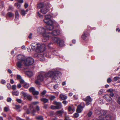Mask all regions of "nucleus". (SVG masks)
I'll use <instances>...</instances> for the list:
<instances>
[{"mask_svg": "<svg viewBox=\"0 0 120 120\" xmlns=\"http://www.w3.org/2000/svg\"><path fill=\"white\" fill-rule=\"evenodd\" d=\"M51 17V15H47L45 16L43 20L44 22L47 25L46 27L47 30H52L54 28V26L58 27L59 26L58 23L55 21H52L50 19Z\"/></svg>", "mask_w": 120, "mask_h": 120, "instance_id": "nucleus-1", "label": "nucleus"}, {"mask_svg": "<svg viewBox=\"0 0 120 120\" xmlns=\"http://www.w3.org/2000/svg\"><path fill=\"white\" fill-rule=\"evenodd\" d=\"M44 73L45 77H50L52 82H57L56 80L61 75V73L58 71H49L48 72L45 74L44 72Z\"/></svg>", "mask_w": 120, "mask_h": 120, "instance_id": "nucleus-2", "label": "nucleus"}, {"mask_svg": "<svg viewBox=\"0 0 120 120\" xmlns=\"http://www.w3.org/2000/svg\"><path fill=\"white\" fill-rule=\"evenodd\" d=\"M45 28L42 27H40L37 28V31L38 33L42 34L43 37L42 40L43 42H45L49 40V32H46V30Z\"/></svg>", "mask_w": 120, "mask_h": 120, "instance_id": "nucleus-3", "label": "nucleus"}, {"mask_svg": "<svg viewBox=\"0 0 120 120\" xmlns=\"http://www.w3.org/2000/svg\"><path fill=\"white\" fill-rule=\"evenodd\" d=\"M44 47L43 48L41 47L40 44L37 43H34L31 45L32 49L36 52L40 53L43 51L45 48L44 45H43Z\"/></svg>", "mask_w": 120, "mask_h": 120, "instance_id": "nucleus-4", "label": "nucleus"}, {"mask_svg": "<svg viewBox=\"0 0 120 120\" xmlns=\"http://www.w3.org/2000/svg\"><path fill=\"white\" fill-rule=\"evenodd\" d=\"M52 42L55 43H56L59 45L60 47H62L64 45V41L62 40H61L59 38L54 36H50ZM50 36H49V38Z\"/></svg>", "mask_w": 120, "mask_h": 120, "instance_id": "nucleus-5", "label": "nucleus"}, {"mask_svg": "<svg viewBox=\"0 0 120 120\" xmlns=\"http://www.w3.org/2000/svg\"><path fill=\"white\" fill-rule=\"evenodd\" d=\"M44 72H40L38 76L37 79L35 80V82H40L43 81L44 79L43 75H44Z\"/></svg>", "mask_w": 120, "mask_h": 120, "instance_id": "nucleus-6", "label": "nucleus"}, {"mask_svg": "<svg viewBox=\"0 0 120 120\" xmlns=\"http://www.w3.org/2000/svg\"><path fill=\"white\" fill-rule=\"evenodd\" d=\"M45 6L44 8L40 10V11L43 14H45L49 10L48 8L49 4V3L47 2V4H45Z\"/></svg>", "mask_w": 120, "mask_h": 120, "instance_id": "nucleus-7", "label": "nucleus"}, {"mask_svg": "<svg viewBox=\"0 0 120 120\" xmlns=\"http://www.w3.org/2000/svg\"><path fill=\"white\" fill-rule=\"evenodd\" d=\"M34 60L32 58L28 57L26 59V62L25 63V65L26 66L31 65L34 63Z\"/></svg>", "mask_w": 120, "mask_h": 120, "instance_id": "nucleus-8", "label": "nucleus"}, {"mask_svg": "<svg viewBox=\"0 0 120 120\" xmlns=\"http://www.w3.org/2000/svg\"><path fill=\"white\" fill-rule=\"evenodd\" d=\"M106 111L102 110L101 111V115L100 116H103V118H101V119L103 120H110V117L109 116H106L104 115L106 114Z\"/></svg>", "mask_w": 120, "mask_h": 120, "instance_id": "nucleus-9", "label": "nucleus"}, {"mask_svg": "<svg viewBox=\"0 0 120 120\" xmlns=\"http://www.w3.org/2000/svg\"><path fill=\"white\" fill-rule=\"evenodd\" d=\"M85 106V104L84 103L82 102L80 104L77 106V109L76 110L77 112L79 113L81 112L82 110Z\"/></svg>", "mask_w": 120, "mask_h": 120, "instance_id": "nucleus-10", "label": "nucleus"}, {"mask_svg": "<svg viewBox=\"0 0 120 120\" xmlns=\"http://www.w3.org/2000/svg\"><path fill=\"white\" fill-rule=\"evenodd\" d=\"M29 90L30 92H31L32 94L34 95H37L39 94L38 91L36 90L33 87L30 88Z\"/></svg>", "mask_w": 120, "mask_h": 120, "instance_id": "nucleus-11", "label": "nucleus"}, {"mask_svg": "<svg viewBox=\"0 0 120 120\" xmlns=\"http://www.w3.org/2000/svg\"><path fill=\"white\" fill-rule=\"evenodd\" d=\"M92 99L90 96L87 97L84 99V100L86 102V105H89L92 101Z\"/></svg>", "mask_w": 120, "mask_h": 120, "instance_id": "nucleus-12", "label": "nucleus"}, {"mask_svg": "<svg viewBox=\"0 0 120 120\" xmlns=\"http://www.w3.org/2000/svg\"><path fill=\"white\" fill-rule=\"evenodd\" d=\"M103 98L106 100L108 102L111 103L112 100L111 98L108 94H106L103 97Z\"/></svg>", "mask_w": 120, "mask_h": 120, "instance_id": "nucleus-13", "label": "nucleus"}, {"mask_svg": "<svg viewBox=\"0 0 120 120\" xmlns=\"http://www.w3.org/2000/svg\"><path fill=\"white\" fill-rule=\"evenodd\" d=\"M53 103L56 105V109H60L62 107L61 104L60 102H57L56 101H54Z\"/></svg>", "mask_w": 120, "mask_h": 120, "instance_id": "nucleus-14", "label": "nucleus"}, {"mask_svg": "<svg viewBox=\"0 0 120 120\" xmlns=\"http://www.w3.org/2000/svg\"><path fill=\"white\" fill-rule=\"evenodd\" d=\"M61 31L59 30H56L53 31L51 33V34L52 35H57L60 34Z\"/></svg>", "mask_w": 120, "mask_h": 120, "instance_id": "nucleus-15", "label": "nucleus"}, {"mask_svg": "<svg viewBox=\"0 0 120 120\" xmlns=\"http://www.w3.org/2000/svg\"><path fill=\"white\" fill-rule=\"evenodd\" d=\"M30 108L31 111V113L33 116L35 115V113L36 112V111L33 109V106L32 104H31L29 106Z\"/></svg>", "mask_w": 120, "mask_h": 120, "instance_id": "nucleus-16", "label": "nucleus"}, {"mask_svg": "<svg viewBox=\"0 0 120 120\" xmlns=\"http://www.w3.org/2000/svg\"><path fill=\"white\" fill-rule=\"evenodd\" d=\"M89 35V33L87 30L85 31L82 34V38L83 39H85Z\"/></svg>", "mask_w": 120, "mask_h": 120, "instance_id": "nucleus-17", "label": "nucleus"}, {"mask_svg": "<svg viewBox=\"0 0 120 120\" xmlns=\"http://www.w3.org/2000/svg\"><path fill=\"white\" fill-rule=\"evenodd\" d=\"M37 56L39 58L40 60L43 61L45 60V58L44 57V56L41 54H39L37 55Z\"/></svg>", "mask_w": 120, "mask_h": 120, "instance_id": "nucleus-18", "label": "nucleus"}, {"mask_svg": "<svg viewBox=\"0 0 120 120\" xmlns=\"http://www.w3.org/2000/svg\"><path fill=\"white\" fill-rule=\"evenodd\" d=\"M17 78L19 79L20 82H24V81L23 79H22L21 76L19 75H17L16 76Z\"/></svg>", "mask_w": 120, "mask_h": 120, "instance_id": "nucleus-19", "label": "nucleus"}, {"mask_svg": "<svg viewBox=\"0 0 120 120\" xmlns=\"http://www.w3.org/2000/svg\"><path fill=\"white\" fill-rule=\"evenodd\" d=\"M59 97L61 100H66L67 98V97L66 96L62 94L60 95Z\"/></svg>", "mask_w": 120, "mask_h": 120, "instance_id": "nucleus-20", "label": "nucleus"}, {"mask_svg": "<svg viewBox=\"0 0 120 120\" xmlns=\"http://www.w3.org/2000/svg\"><path fill=\"white\" fill-rule=\"evenodd\" d=\"M23 61H18L16 64V65L18 68H21L22 66V63Z\"/></svg>", "mask_w": 120, "mask_h": 120, "instance_id": "nucleus-21", "label": "nucleus"}, {"mask_svg": "<svg viewBox=\"0 0 120 120\" xmlns=\"http://www.w3.org/2000/svg\"><path fill=\"white\" fill-rule=\"evenodd\" d=\"M23 56L21 55H18L17 57V59L19 60H20L21 61H23Z\"/></svg>", "mask_w": 120, "mask_h": 120, "instance_id": "nucleus-22", "label": "nucleus"}, {"mask_svg": "<svg viewBox=\"0 0 120 120\" xmlns=\"http://www.w3.org/2000/svg\"><path fill=\"white\" fill-rule=\"evenodd\" d=\"M15 21L17 20L19 18V14L17 11H15Z\"/></svg>", "mask_w": 120, "mask_h": 120, "instance_id": "nucleus-23", "label": "nucleus"}, {"mask_svg": "<svg viewBox=\"0 0 120 120\" xmlns=\"http://www.w3.org/2000/svg\"><path fill=\"white\" fill-rule=\"evenodd\" d=\"M63 112V111L62 110L58 111L56 112V114L59 116H61Z\"/></svg>", "mask_w": 120, "mask_h": 120, "instance_id": "nucleus-24", "label": "nucleus"}, {"mask_svg": "<svg viewBox=\"0 0 120 120\" xmlns=\"http://www.w3.org/2000/svg\"><path fill=\"white\" fill-rule=\"evenodd\" d=\"M44 6V3H40L38 4L37 8H42Z\"/></svg>", "mask_w": 120, "mask_h": 120, "instance_id": "nucleus-25", "label": "nucleus"}, {"mask_svg": "<svg viewBox=\"0 0 120 120\" xmlns=\"http://www.w3.org/2000/svg\"><path fill=\"white\" fill-rule=\"evenodd\" d=\"M41 101L43 102L44 103L47 102L48 101V99L44 98H41Z\"/></svg>", "mask_w": 120, "mask_h": 120, "instance_id": "nucleus-26", "label": "nucleus"}, {"mask_svg": "<svg viewBox=\"0 0 120 120\" xmlns=\"http://www.w3.org/2000/svg\"><path fill=\"white\" fill-rule=\"evenodd\" d=\"M15 109L18 112H19L21 111L20 110H19V109L21 107V106H20L18 105H15Z\"/></svg>", "mask_w": 120, "mask_h": 120, "instance_id": "nucleus-27", "label": "nucleus"}, {"mask_svg": "<svg viewBox=\"0 0 120 120\" xmlns=\"http://www.w3.org/2000/svg\"><path fill=\"white\" fill-rule=\"evenodd\" d=\"M23 83V85L26 88H27L29 86V85L28 83Z\"/></svg>", "mask_w": 120, "mask_h": 120, "instance_id": "nucleus-28", "label": "nucleus"}, {"mask_svg": "<svg viewBox=\"0 0 120 120\" xmlns=\"http://www.w3.org/2000/svg\"><path fill=\"white\" fill-rule=\"evenodd\" d=\"M36 119L38 120H43V117L41 116H38L36 117Z\"/></svg>", "mask_w": 120, "mask_h": 120, "instance_id": "nucleus-29", "label": "nucleus"}, {"mask_svg": "<svg viewBox=\"0 0 120 120\" xmlns=\"http://www.w3.org/2000/svg\"><path fill=\"white\" fill-rule=\"evenodd\" d=\"M105 90L104 89H101L99 91L98 93L99 94H103Z\"/></svg>", "mask_w": 120, "mask_h": 120, "instance_id": "nucleus-30", "label": "nucleus"}, {"mask_svg": "<svg viewBox=\"0 0 120 120\" xmlns=\"http://www.w3.org/2000/svg\"><path fill=\"white\" fill-rule=\"evenodd\" d=\"M7 15L9 17H11L14 15V14L12 13L9 12L8 13Z\"/></svg>", "mask_w": 120, "mask_h": 120, "instance_id": "nucleus-31", "label": "nucleus"}, {"mask_svg": "<svg viewBox=\"0 0 120 120\" xmlns=\"http://www.w3.org/2000/svg\"><path fill=\"white\" fill-rule=\"evenodd\" d=\"M12 93L13 95L16 96H18L19 94V92L16 91H15L13 92H12Z\"/></svg>", "mask_w": 120, "mask_h": 120, "instance_id": "nucleus-32", "label": "nucleus"}, {"mask_svg": "<svg viewBox=\"0 0 120 120\" xmlns=\"http://www.w3.org/2000/svg\"><path fill=\"white\" fill-rule=\"evenodd\" d=\"M26 98L29 101H31L32 100V98L31 96L30 95L28 94Z\"/></svg>", "mask_w": 120, "mask_h": 120, "instance_id": "nucleus-33", "label": "nucleus"}, {"mask_svg": "<svg viewBox=\"0 0 120 120\" xmlns=\"http://www.w3.org/2000/svg\"><path fill=\"white\" fill-rule=\"evenodd\" d=\"M15 5L18 8H19L21 6V5L20 4H19L18 3H15Z\"/></svg>", "mask_w": 120, "mask_h": 120, "instance_id": "nucleus-34", "label": "nucleus"}, {"mask_svg": "<svg viewBox=\"0 0 120 120\" xmlns=\"http://www.w3.org/2000/svg\"><path fill=\"white\" fill-rule=\"evenodd\" d=\"M26 11L24 10H22L21 13V14L22 15H25L26 14Z\"/></svg>", "mask_w": 120, "mask_h": 120, "instance_id": "nucleus-35", "label": "nucleus"}, {"mask_svg": "<svg viewBox=\"0 0 120 120\" xmlns=\"http://www.w3.org/2000/svg\"><path fill=\"white\" fill-rule=\"evenodd\" d=\"M101 111L98 110H96L95 111V113L97 114H101Z\"/></svg>", "mask_w": 120, "mask_h": 120, "instance_id": "nucleus-36", "label": "nucleus"}, {"mask_svg": "<svg viewBox=\"0 0 120 120\" xmlns=\"http://www.w3.org/2000/svg\"><path fill=\"white\" fill-rule=\"evenodd\" d=\"M27 75L29 76H31L33 75V73L31 71H28L27 73Z\"/></svg>", "mask_w": 120, "mask_h": 120, "instance_id": "nucleus-37", "label": "nucleus"}, {"mask_svg": "<svg viewBox=\"0 0 120 120\" xmlns=\"http://www.w3.org/2000/svg\"><path fill=\"white\" fill-rule=\"evenodd\" d=\"M49 98L51 100H52L55 98V97L54 95H50L49 97Z\"/></svg>", "mask_w": 120, "mask_h": 120, "instance_id": "nucleus-38", "label": "nucleus"}, {"mask_svg": "<svg viewBox=\"0 0 120 120\" xmlns=\"http://www.w3.org/2000/svg\"><path fill=\"white\" fill-rule=\"evenodd\" d=\"M22 95L24 97L26 98L28 94H27L26 93H25L24 92H22Z\"/></svg>", "mask_w": 120, "mask_h": 120, "instance_id": "nucleus-39", "label": "nucleus"}, {"mask_svg": "<svg viewBox=\"0 0 120 120\" xmlns=\"http://www.w3.org/2000/svg\"><path fill=\"white\" fill-rule=\"evenodd\" d=\"M79 115L78 113H75L73 117L75 118H77L79 116Z\"/></svg>", "mask_w": 120, "mask_h": 120, "instance_id": "nucleus-40", "label": "nucleus"}, {"mask_svg": "<svg viewBox=\"0 0 120 120\" xmlns=\"http://www.w3.org/2000/svg\"><path fill=\"white\" fill-rule=\"evenodd\" d=\"M92 112L91 111H89V112L87 114V115L88 116L90 117L92 115Z\"/></svg>", "mask_w": 120, "mask_h": 120, "instance_id": "nucleus-41", "label": "nucleus"}, {"mask_svg": "<svg viewBox=\"0 0 120 120\" xmlns=\"http://www.w3.org/2000/svg\"><path fill=\"white\" fill-rule=\"evenodd\" d=\"M37 15L40 18H42V15H41L38 11L37 12Z\"/></svg>", "mask_w": 120, "mask_h": 120, "instance_id": "nucleus-42", "label": "nucleus"}, {"mask_svg": "<svg viewBox=\"0 0 120 120\" xmlns=\"http://www.w3.org/2000/svg\"><path fill=\"white\" fill-rule=\"evenodd\" d=\"M7 86L8 89H11V85L10 83H8L7 84Z\"/></svg>", "mask_w": 120, "mask_h": 120, "instance_id": "nucleus-43", "label": "nucleus"}, {"mask_svg": "<svg viewBox=\"0 0 120 120\" xmlns=\"http://www.w3.org/2000/svg\"><path fill=\"white\" fill-rule=\"evenodd\" d=\"M120 78L119 77H114V80L115 81H116L118 79H119Z\"/></svg>", "mask_w": 120, "mask_h": 120, "instance_id": "nucleus-44", "label": "nucleus"}, {"mask_svg": "<svg viewBox=\"0 0 120 120\" xmlns=\"http://www.w3.org/2000/svg\"><path fill=\"white\" fill-rule=\"evenodd\" d=\"M32 34L31 33H30V34L28 36V38L30 39H32Z\"/></svg>", "mask_w": 120, "mask_h": 120, "instance_id": "nucleus-45", "label": "nucleus"}, {"mask_svg": "<svg viewBox=\"0 0 120 120\" xmlns=\"http://www.w3.org/2000/svg\"><path fill=\"white\" fill-rule=\"evenodd\" d=\"M4 111L7 112L8 110L9 109L7 107H5L4 108Z\"/></svg>", "mask_w": 120, "mask_h": 120, "instance_id": "nucleus-46", "label": "nucleus"}, {"mask_svg": "<svg viewBox=\"0 0 120 120\" xmlns=\"http://www.w3.org/2000/svg\"><path fill=\"white\" fill-rule=\"evenodd\" d=\"M11 99L10 98H7V101L8 102H10L11 101Z\"/></svg>", "mask_w": 120, "mask_h": 120, "instance_id": "nucleus-47", "label": "nucleus"}, {"mask_svg": "<svg viewBox=\"0 0 120 120\" xmlns=\"http://www.w3.org/2000/svg\"><path fill=\"white\" fill-rule=\"evenodd\" d=\"M18 2L20 3H22L23 2V0H16Z\"/></svg>", "mask_w": 120, "mask_h": 120, "instance_id": "nucleus-48", "label": "nucleus"}, {"mask_svg": "<svg viewBox=\"0 0 120 120\" xmlns=\"http://www.w3.org/2000/svg\"><path fill=\"white\" fill-rule=\"evenodd\" d=\"M52 93L56 95V96H57L59 94V92H51Z\"/></svg>", "mask_w": 120, "mask_h": 120, "instance_id": "nucleus-49", "label": "nucleus"}, {"mask_svg": "<svg viewBox=\"0 0 120 120\" xmlns=\"http://www.w3.org/2000/svg\"><path fill=\"white\" fill-rule=\"evenodd\" d=\"M51 108L52 109H56V106L52 105L51 106Z\"/></svg>", "mask_w": 120, "mask_h": 120, "instance_id": "nucleus-50", "label": "nucleus"}, {"mask_svg": "<svg viewBox=\"0 0 120 120\" xmlns=\"http://www.w3.org/2000/svg\"><path fill=\"white\" fill-rule=\"evenodd\" d=\"M46 93V91L45 90H44L41 93V94L42 95H44Z\"/></svg>", "mask_w": 120, "mask_h": 120, "instance_id": "nucleus-51", "label": "nucleus"}, {"mask_svg": "<svg viewBox=\"0 0 120 120\" xmlns=\"http://www.w3.org/2000/svg\"><path fill=\"white\" fill-rule=\"evenodd\" d=\"M112 81V79H111L110 78H109L107 79V82H111Z\"/></svg>", "mask_w": 120, "mask_h": 120, "instance_id": "nucleus-52", "label": "nucleus"}, {"mask_svg": "<svg viewBox=\"0 0 120 120\" xmlns=\"http://www.w3.org/2000/svg\"><path fill=\"white\" fill-rule=\"evenodd\" d=\"M113 91V90L112 89H109L107 91L108 92H112Z\"/></svg>", "mask_w": 120, "mask_h": 120, "instance_id": "nucleus-53", "label": "nucleus"}, {"mask_svg": "<svg viewBox=\"0 0 120 120\" xmlns=\"http://www.w3.org/2000/svg\"><path fill=\"white\" fill-rule=\"evenodd\" d=\"M44 56H45L46 57L49 58H50L51 56L50 55H48V53H47L46 54H44Z\"/></svg>", "mask_w": 120, "mask_h": 120, "instance_id": "nucleus-54", "label": "nucleus"}, {"mask_svg": "<svg viewBox=\"0 0 120 120\" xmlns=\"http://www.w3.org/2000/svg\"><path fill=\"white\" fill-rule=\"evenodd\" d=\"M12 88L14 90H15L16 89V86L15 85H13L12 86Z\"/></svg>", "mask_w": 120, "mask_h": 120, "instance_id": "nucleus-55", "label": "nucleus"}, {"mask_svg": "<svg viewBox=\"0 0 120 120\" xmlns=\"http://www.w3.org/2000/svg\"><path fill=\"white\" fill-rule=\"evenodd\" d=\"M36 109L37 111H38L40 110V109L39 106H37L36 107Z\"/></svg>", "mask_w": 120, "mask_h": 120, "instance_id": "nucleus-56", "label": "nucleus"}, {"mask_svg": "<svg viewBox=\"0 0 120 120\" xmlns=\"http://www.w3.org/2000/svg\"><path fill=\"white\" fill-rule=\"evenodd\" d=\"M58 85L57 84H56L53 87L54 89H56L58 87Z\"/></svg>", "mask_w": 120, "mask_h": 120, "instance_id": "nucleus-57", "label": "nucleus"}, {"mask_svg": "<svg viewBox=\"0 0 120 120\" xmlns=\"http://www.w3.org/2000/svg\"><path fill=\"white\" fill-rule=\"evenodd\" d=\"M26 113L27 114H29L30 113V112L29 110L28 109H26Z\"/></svg>", "mask_w": 120, "mask_h": 120, "instance_id": "nucleus-58", "label": "nucleus"}, {"mask_svg": "<svg viewBox=\"0 0 120 120\" xmlns=\"http://www.w3.org/2000/svg\"><path fill=\"white\" fill-rule=\"evenodd\" d=\"M17 101L19 103H20L21 102V100L19 99H17Z\"/></svg>", "mask_w": 120, "mask_h": 120, "instance_id": "nucleus-59", "label": "nucleus"}, {"mask_svg": "<svg viewBox=\"0 0 120 120\" xmlns=\"http://www.w3.org/2000/svg\"><path fill=\"white\" fill-rule=\"evenodd\" d=\"M16 119L17 120H24L21 119L19 117H16Z\"/></svg>", "mask_w": 120, "mask_h": 120, "instance_id": "nucleus-60", "label": "nucleus"}, {"mask_svg": "<svg viewBox=\"0 0 120 120\" xmlns=\"http://www.w3.org/2000/svg\"><path fill=\"white\" fill-rule=\"evenodd\" d=\"M28 6V4L25 3L24 5V6L25 8H27Z\"/></svg>", "mask_w": 120, "mask_h": 120, "instance_id": "nucleus-61", "label": "nucleus"}, {"mask_svg": "<svg viewBox=\"0 0 120 120\" xmlns=\"http://www.w3.org/2000/svg\"><path fill=\"white\" fill-rule=\"evenodd\" d=\"M110 95L111 97H113L114 95V93L112 92H111L110 94Z\"/></svg>", "mask_w": 120, "mask_h": 120, "instance_id": "nucleus-62", "label": "nucleus"}, {"mask_svg": "<svg viewBox=\"0 0 120 120\" xmlns=\"http://www.w3.org/2000/svg\"><path fill=\"white\" fill-rule=\"evenodd\" d=\"M72 110V108L70 106L68 107V110L69 111H71Z\"/></svg>", "mask_w": 120, "mask_h": 120, "instance_id": "nucleus-63", "label": "nucleus"}, {"mask_svg": "<svg viewBox=\"0 0 120 120\" xmlns=\"http://www.w3.org/2000/svg\"><path fill=\"white\" fill-rule=\"evenodd\" d=\"M62 103L64 105H66L67 101L65 100L64 101H63Z\"/></svg>", "mask_w": 120, "mask_h": 120, "instance_id": "nucleus-64", "label": "nucleus"}]
</instances>
